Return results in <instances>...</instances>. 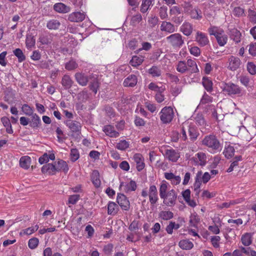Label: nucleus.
<instances>
[{
  "label": "nucleus",
  "instance_id": "obj_17",
  "mask_svg": "<svg viewBox=\"0 0 256 256\" xmlns=\"http://www.w3.org/2000/svg\"><path fill=\"white\" fill-rule=\"evenodd\" d=\"M85 17L86 14L84 12H74L69 15L68 19L72 22H80L82 21Z\"/></svg>",
  "mask_w": 256,
  "mask_h": 256
},
{
  "label": "nucleus",
  "instance_id": "obj_15",
  "mask_svg": "<svg viewBox=\"0 0 256 256\" xmlns=\"http://www.w3.org/2000/svg\"><path fill=\"white\" fill-rule=\"evenodd\" d=\"M165 156L169 160L175 162L178 159L180 155L178 152L172 148H170L166 150Z\"/></svg>",
  "mask_w": 256,
  "mask_h": 256
},
{
  "label": "nucleus",
  "instance_id": "obj_24",
  "mask_svg": "<svg viewBox=\"0 0 256 256\" xmlns=\"http://www.w3.org/2000/svg\"><path fill=\"white\" fill-rule=\"evenodd\" d=\"M67 126L73 132H78L81 129V124L76 121L68 120L66 123Z\"/></svg>",
  "mask_w": 256,
  "mask_h": 256
},
{
  "label": "nucleus",
  "instance_id": "obj_35",
  "mask_svg": "<svg viewBox=\"0 0 256 256\" xmlns=\"http://www.w3.org/2000/svg\"><path fill=\"white\" fill-rule=\"evenodd\" d=\"M1 122L4 126L6 128V132L8 134H12L13 130L9 118L6 116L2 117L1 118Z\"/></svg>",
  "mask_w": 256,
  "mask_h": 256
},
{
  "label": "nucleus",
  "instance_id": "obj_56",
  "mask_svg": "<svg viewBox=\"0 0 256 256\" xmlns=\"http://www.w3.org/2000/svg\"><path fill=\"white\" fill-rule=\"evenodd\" d=\"M159 16L162 20L166 19L168 18V8L166 6L160 7L159 9Z\"/></svg>",
  "mask_w": 256,
  "mask_h": 256
},
{
  "label": "nucleus",
  "instance_id": "obj_33",
  "mask_svg": "<svg viewBox=\"0 0 256 256\" xmlns=\"http://www.w3.org/2000/svg\"><path fill=\"white\" fill-rule=\"evenodd\" d=\"M169 184L166 181H163L160 185L159 190L160 196V198L164 197V195L168 194V192L169 190L170 187Z\"/></svg>",
  "mask_w": 256,
  "mask_h": 256
},
{
  "label": "nucleus",
  "instance_id": "obj_20",
  "mask_svg": "<svg viewBox=\"0 0 256 256\" xmlns=\"http://www.w3.org/2000/svg\"><path fill=\"white\" fill-rule=\"evenodd\" d=\"M164 176L166 180L170 181L172 185L178 184L181 181V178L179 176H176L172 172H165Z\"/></svg>",
  "mask_w": 256,
  "mask_h": 256
},
{
  "label": "nucleus",
  "instance_id": "obj_34",
  "mask_svg": "<svg viewBox=\"0 0 256 256\" xmlns=\"http://www.w3.org/2000/svg\"><path fill=\"white\" fill-rule=\"evenodd\" d=\"M230 36L236 43L240 41L241 33L236 28H232L230 30Z\"/></svg>",
  "mask_w": 256,
  "mask_h": 256
},
{
  "label": "nucleus",
  "instance_id": "obj_25",
  "mask_svg": "<svg viewBox=\"0 0 256 256\" xmlns=\"http://www.w3.org/2000/svg\"><path fill=\"white\" fill-rule=\"evenodd\" d=\"M160 30L162 31L166 32L168 33H172L176 31V29L173 24L167 22H163L160 26Z\"/></svg>",
  "mask_w": 256,
  "mask_h": 256
},
{
  "label": "nucleus",
  "instance_id": "obj_13",
  "mask_svg": "<svg viewBox=\"0 0 256 256\" xmlns=\"http://www.w3.org/2000/svg\"><path fill=\"white\" fill-rule=\"evenodd\" d=\"M133 160L136 163V168L138 171H141L145 166L144 158L140 154H135L133 156Z\"/></svg>",
  "mask_w": 256,
  "mask_h": 256
},
{
  "label": "nucleus",
  "instance_id": "obj_29",
  "mask_svg": "<svg viewBox=\"0 0 256 256\" xmlns=\"http://www.w3.org/2000/svg\"><path fill=\"white\" fill-rule=\"evenodd\" d=\"M179 246L182 250H189L194 247L193 243L188 240H182L178 243Z\"/></svg>",
  "mask_w": 256,
  "mask_h": 256
},
{
  "label": "nucleus",
  "instance_id": "obj_55",
  "mask_svg": "<svg viewBox=\"0 0 256 256\" xmlns=\"http://www.w3.org/2000/svg\"><path fill=\"white\" fill-rule=\"evenodd\" d=\"M22 110L24 114L28 116L33 114L34 110L27 104H24L22 106Z\"/></svg>",
  "mask_w": 256,
  "mask_h": 256
},
{
  "label": "nucleus",
  "instance_id": "obj_49",
  "mask_svg": "<svg viewBox=\"0 0 256 256\" xmlns=\"http://www.w3.org/2000/svg\"><path fill=\"white\" fill-rule=\"evenodd\" d=\"M36 40L34 37L31 35H28L26 38V46L28 49L31 48L35 45Z\"/></svg>",
  "mask_w": 256,
  "mask_h": 256
},
{
  "label": "nucleus",
  "instance_id": "obj_28",
  "mask_svg": "<svg viewBox=\"0 0 256 256\" xmlns=\"http://www.w3.org/2000/svg\"><path fill=\"white\" fill-rule=\"evenodd\" d=\"M55 158L54 154L53 152H50L49 154L44 153L42 156L39 158L38 162L40 164L46 163L49 160H54Z\"/></svg>",
  "mask_w": 256,
  "mask_h": 256
},
{
  "label": "nucleus",
  "instance_id": "obj_7",
  "mask_svg": "<svg viewBox=\"0 0 256 256\" xmlns=\"http://www.w3.org/2000/svg\"><path fill=\"white\" fill-rule=\"evenodd\" d=\"M161 198L163 199V203L165 205L168 206H173L176 202L177 194L174 190L172 189L169 190L168 194Z\"/></svg>",
  "mask_w": 256,
  "mask_h": 256
},
{
  "label": "nucleus",
  "instance_id": "obj_23",
  "mask_svg": "<svg viewBox=\"0 0 256 256\" xmlns=\"http://www.w3.org/2000/svg\"><path fill=\"white\" fill-rule=\"evenodd\" d=\"M193 27L191 24L184 22L180 27V31L186 36L190 35L192 32Z\"/></svg>",
  "mask_w": 256,
  "mask_h": 256
},
{
  "label": "nucleus",
  "instance_id": "obj_10",
  "mask_svg": "<svg viewBox=\"0 0 256 256\" xmlns=\"http://www.w3.org/2000/svg\"><path fill=\"white\" fill-rule=\"evenodd\" d=\"M240 64L241 61L238 57L231 56L228 58V68L231 70H236L240 68Z\"/></svg>",
  "mask_w": 256,
  "mask_h": 256
},
{
  "label": "nucleus",
  "instance_id": "obj_9",
  "mask_svg": "<svg viewBox=\"0 0 256 256\" xmlns=\"http://www.w3.org/2000/svg\"><path fill=\"white\" fill-rule=\"evenodd\" d=\"M192 160L196 166H204L207 162L206 154L203 152H199L192 158Z\"/></svg>",
  "mask_w": 256,
  "mask_h": 256
},
{
  "label": "nucleus",
  "instance_id": "obj_30",
  "mask_svg": "<svg viewBox=\"0 0 256 256\" xmlns=\"http://www.w3.org/2000/svg\"><path fill=\"white\" fill-rule=\"evenodd\" d=\"M75 78L77 82L82 86H85L86 85L88 80V78L83 74L82 73H76L75 74Z\"/></svg>",
  "mask_w": 256,
  "mask_h": 256
},
{
  "label": "nucleus",
  "instance_id": "obj_62",
  "mask_svg": "<svg viewBox=\"0 0 256 256\" xmlns=\"http://www.w3.org/2000/svg\"><path fill=\"white\" fill-rule=\"evenodd\" d=\"M247 70L252 75L256 74V66L252 62H248L247 64Z\"/></svg>",
  "mask_w": 256,
  "mask_h": 256
},
{
  "label": "nucleus",
  "instance_id": "obj_18",
  "mask_svg": "<svg viewBox=\"0 0 256 256\" xmlns=\"http://www.w3.org/2000/svg\"><path fill=\"white\" fill-rule=\"evenodd\" d=\"M138 82V78L136 75L131 74L124 79L123 85L126 87H134Z\"/></svg>",
  "mask_w": 256,
  "mask_h": 256
},
{
  "label": "nucleus",
  "instance_id": "obj_12",
  "mask_svg": "<svg viewBox=\"0 0 256 256\" xmlns=\"http://www.w3.org/2000/svg\"><path fill=\"white\" fill-rule=\"evenodd\" d=\"M116 200L122 210H126L130 208V202L124 194H118Z\"/></svg>",
  "mask_w": 256,
  "mask_h": 256
},
{
  "label": "nucleus",
  "instance_id": "obj_40",
  "mask_svg": "<svg viewBox=\"0 0 256 256\" xmlns=\"http://www.w3.org/2000/svg\"><path fill=\"white\" fill-rule=\"evenodd\" d=\"M144 61L142 56H134L130 61V64L134 67L140 65Z\"/></svg>",
  "mask_w": 256,
  "mask_h": 256
},
{
  "label": "nucleus",
  "instance_id": "obj_5",
  "mask_svg": "<svg viewBox=\"0 0 256 256\" xmlns=\"http://www.w3.org/2000/svg\"><path fill=\"white\" fill-rule=\"evenodd\" d=\"M224 92L228 95H240L242 93V90L240 87L233 83H226L222 86Z\"/></svg>",
  "mask_w": 256,
  "mask_h": 256
},
{
  "label": "nucleus",
  "instance_id": "obj_22",
  "mask_svg": "<svg viewBox=\"0 0 256 256\" xmlns=\"http://www.w3.org/2000/svg\"><path fill=\"white\" fill-rule=\"evenodd\" d=\"M54 9L59 13H67L70 12V8L62 2L56 4L54 6Z\"/></svg>",
  "mask_w": 256,
  "mask_h": 256
},
{
  "label": "nucleus",
  "instance_id": "obj_6",
  "mask_svg": "<svg viewBox=\"0 0 256 256\" xmlns=\"http://www.w3.org/2000/svg\"><path fill=\"white\" fill-rule=\"evenodd\" d=\"M166 39L168 43L174 48H180L184 43L182 35L178 33L172 34Z\"/></svg>",
  "mask_w": 256,
  "mask_h": 256
},
{
  "label": "nucleus",
  "instance_id": "obj_63",
  "mask_svg": "<svg viewBox=\"0 0 256 256\" xmlns=\"http://www.w3.org/2000/svg\"><path fill=\"white\" fill-rule=\"evenodd\" d=\"M148 72L154 77L158 76L161 74L160 70L156 66H152L149 69Z\"/></svg>",
  "mask_w": 256,
  "mask_h": 256
},
{
  "label": "nucleus",
  "instance_id": "obj_32",
  "mask_svg": "<svg viewBox=\"0 0 256 256\" xmlns=\"http://www.w3.org/2000/svg\"><path fill=\"white\" fill-rule=\"evenodd\" d=\"M31 163V158L28 156H22L20 160V166L24 169L29 168Z\"/></svg>",
  "mask_w": 256,
  "mask_h": 256
},
{
  "label": "nucleus",
  "instance_id": "obj_2",
  "mask_svg": "<svg viewBox=\"0 0 256 256\" xmlns=\"http://www.w3.org/2000/svg\"><path fill=\"white\" fill-rule=\"evenodd\" d=\"M210 36H214L220 46H224L227 42L228 37L224 30L220 27L211 26L208 28Z\"/></svg>",
  "mask_w": 256,
  "mask_h": 256
},
{
  "label": "nucleus",
  "instance_id": "obj_60",
  "mask_svg": "<svg viewBox=\"0 0 256 256\" xmlns=\"http://www.w3.org/2000/svg\"><path fill=\"white\" fill-rule=\"evenodd\" d=\"M232 12L234 16L238 17L245 16L244 9L239 6L234 8Z\"/></svg>",
  "mask_w": 256,
  "mask_h": 256
},
{
  "label": "nucleus",
  "instance_id": "obj_45",
  "mask_svg": "<svg viewBox=\"0 0 256 256\" xmlns=\"http://www.w3.org/2000/svg\"><path fill=\"white\" fill-rule=\"evenodd\" d=\"M72 84V81L70 78L67 75H65L62 78V84L66 88H70Z\"/></svg>",
  "mask_w": 256,
  "mask_h": 256
},
{
  "label": "nucleus",
  "instance_id": "obj_8",
  "mask_svg": "<svg viewBox=\"0 0 256 256\" xmlns=\"http://www.w3.org/2000/svg\"><path fill=\"white\" fill-rule=\"evenodd\" d=\"M120 188L126 192H130L136 190V184L134 181L130 179L126 178L124 180L120 179Z\"/></svg>",
  "mask_w": 256,
  "mask_h": 256
},
{
  "label": "nucleus",
  "instance_id": "obj_38",
  "mask_svg": "<svg viewBox=\"0 0 256 256\" xmlns=\"http://www.w3.org/2000/svg\"><path fill=\"white\" fill-rule=\"evenodd\" d=\"M92 180L96 187H99L100 185V174L98 170H94L92 174Z\"/></svg>",
  "mask_w": 256,
  "mask_h": 256
},
{
  "label": "nucleus",
  "instance_id": "obj_26",
  "mask_svg": "<svg viewBox=\"0 0 256 256\" xmlns=\"http://www.w3.org/2000/svg\"><path fill=\"white\" fill-rule=\"evenodd\" d=\"M56 166L58 172L62 170L66 172L69 169L66 162L62 160H58L56 164Z\"/></svg>",
  "mask_w": 256,
  "mask_h": 256
},
{
  "label": "nucleus",
  "instance_id": "obj_21",
  "mask_svg": "<svg viewBox=\"0 0 256 256\" xmlns=\"http://www.w3.org/2000/svg\"><path fill=\"white\" fill-rule=\"evenodd\" d=\"M42 171L43 173H47L49 174H54L58 172L56 164H48L43 166Z\"/></svg>",
  "mask_w": 256,
  "mask_h": 256
},
{
  "label": "nucleus",
  "instance_id": "obj_31",
  "mask_svg": "<svg viewBox=\"0 0 256 256\" xmlns=\"http://www.w3.org/2000/svg\"><path fill=\"white\" fill-rule=\"evenodd\" d=\"M38 224H36L22 230L20 232V234L21 236L24 235H30L36 232L38 229Z\"/></svg>",
  "mask_w": 256,
  "mask_h": 256
},
{
  "label": "nucleus",
  "instance_id": "obj_57",
  "mask_svg": "<svg viewBox=\"0 0 256 256\" xmlns=\"http://www.w3.org/2000/svg\"><path fill=\"white\" fill-rule=\"evenodd\" d=\"M129 146V143L126 140H122L120 141L116 146V147L118 149L120 150H125Z\"/></svg>",
  "mask_w": 256,
  "mask_h": 256
},
{
  "label": "nucleus",
  "instance_id": "obj_41",
  "mask_svg": "<svg viewBox=\"0 0 256 256\" xmlns=\"http://www.w3.org/2000/svg\"><path fill=\"white\" fill-rule=\"evenodd\" d=\"M32 116V120L30 122V126L34 128L38 127L41 122L40 118L36 114Z\"/></svg>",
  "mask_w": 256,
  "mask_h": 256
},
{
  "label": "nucleus",
  "instance_id": "obj_46",
  "mask_svg": "<svg viewBox=\"0 0 256 256\" xmlns=\"http://www.w3.org/2000/svg\"><path fill=\"white\" fill-rule=\"evenodd\" d=\"M190 16L192 18L196 20H200L202 18V14L200 10L198 8L192 10L190 12Z\"/></svg>",
  "mask_w": 256,
  "mask_h": 256
},
{
  "label": "nucleus",
  "instance_id": "obj_14",
  "mask_svg": "<svg viewBox=\"0 0 256 256\" xmlns=\"http://www.w3.org/2000/svg\"><path fill=\"white\" fill-rule=\"evenodd\" d=\"M150 202L152 204H155L158 200L157 188L155 186H150L148 191Z\"/></svg>",
  "mask_w": 256,
  "mask_h": 256
},
{
  "label": "nucleus",
  "instance_id": "obj_64",
  "mask_svg": "<svg viewBox=\"0 0 256 256\" xmlns=\"http://www.w3.org/2000/svg\"><path fill=\"white\" fill-rule=\"evenodd\" d=\"M241 250L242 252L246 254L247 255H249L250 256H256V252L254 250H252L250 248H245L242 247Z\"/></svg>",
  "mask_w": 256,
  "mask_h": 256
},
{
  "label": "nucleus",
  "instance_id": "obj_16",
  "mask_svg": "<svg viewBox=\"0 0 256 256\" xmlns=\"http://www.w3.org/2000/svg\"><path fill=\"white\" fill-rule=\"evenodd\" d=\"M182 195L186 204L194 208L196 206V202L190 199V190L186 189L182 192Z\"/></svg>",
  "mask_w": 256,
  "mask_h": 256
},
{
  "label": "nucleus",
  "instance_id": "obj_42",
  "mask_svg": "<svg viewBox=\"0 0 256 256\" xmlns=\"http://www.w3.org/2000/svg\"><path fill=\"white\" fill-rule=\"evenodd\" d=\"M153 5V0H143L140 10L142 12H146Z\"/></svg>",
  "mask_w": 256,
  "mask_h": 256
},
{
  "label": "nucleus",
  "instance_id": "obj_43",
  "mask_svg": "<svg viewBox=\"0 0 256 256\" xmlns=\"http://www.w3.org/2000/svg\"><path fill=\"white\" fill-rule=\"evenodd\" d=\"M181 225L179 224H176L175 222H170L166 228V231L168 234H172L173 230H178L180 227Z\"/></svg>",
  "mask_w": 256,
  "mask_h": 256
},
{
  "label": "nucleus",
  "instance_id": "obj_19",
  "mask_svg": "<svg viewBox=\"0 0 256 256\" xmlns=\"http://www.w3.org/2000/svg\"><path fill=\"white\" fill-rule=\"evenodd\" d=\"M210 178L211 176L209 172H206L202 174V171H199L196 175V183L198 181L200 180L204 184H206L210 180Z\"/></svg>",
  "mask_w": 256,
  "mask_h": 256
},
{
  "label": "nucleus",
  "instance_id": "obj_36",
  "mask_svg": "<svg viewBox=\"0 0 256 256\" xmlns=\"http://www.w3.org/2000/svg\"><path fill=\"white\" fill-rule=\"evenodd\" d=\"M202 85L205 89L208 92H210L212 90V80L208 77H204L202 78Z\"/></svg>",
  "mask_w": 256,
  "mask_h": 256
},
{
  "label": "nucleus",
  "instance_id": "obj_47",
  "mask_svg": "<svg viewBox=\"0 0 256 256\" xmlns=\"http://www.w3.org/2000/svg\"><path fill=\"white\" fill-rule=\"evenodd\" d=\"M234 148L230 146L226 147L224 151V156L228 158H232L234 155Z\"/></svg>",
  "mask_w": 256,
  "mask_h": 256
},
{
  "label": "nucleus",
  "instance_id": "obj_4",
  "mask_svg": "<svg viewBox=\"0 0 256 256\" xmlns=\"http://www.w3.org/2000/svg\"><path fill=\"white\" fill-rule=\"evenodd\" d=\"M160 119L164 124H168L172 122L174 116L173 108L170 106H165L160 112Z\"/></svg>",
  "mask_w": 256,
  "mask_h": 256
},
{
  "label": "nucleus",
  "instance_id": "obj_50",
  "mask_svg": "<svg viewBox=\"0 0 256 256\" xmlns=\"http://www.w3.org/2000/svg\"><path fill=\"white\" fill-rule=\"evenodd\" d=\"M39 244V240L36 238H32L28 240V246L31 250L36 248Z\"/></svg>",
  "mask_w": 256,
  "mask_h": 256
},
{
  "label": "nucleus",
  "instance_id": "obj_27",
  "mask_svg": "<svg viewBox=\"0 0 256 256\" xmlns=\"http://www.w3.org/2000/svg\"><path fill=\"white\" fill-rule=\"evenodd\" d=\"M148 88L151 90L155 92L156 93L158 92H164L165 90V87L161 84H156L154 82H150L148 86Z\"/></svg>",
  "mask_w": 256,
  "mask_h": 256
},
{
  "label": "nucleus",
  "instance_id": "obj_48",
  "mask_svg": "<svg viewBox=\"0 0 256 256\" xmlns=\"http://www.w3.org/2000/svg\"><path fill=\"white\" fill-rule=\"evenodd\" d=\"M194 119L196 124L202 128L206 126V123L204 118L201 114H198L194 117Z\"/></svg>",
  "mask_w": 256,
  "mask_h": 256
},
{
  "label": "nucleus",
  "instance_id": "obj_37",
  "mask_svg": "<svg viewBox=\"0 0 256 256\" xmlns=\"http://www.w3.org/2000/svg\"><path fill=\"white\" fill-rule=\"evenodd\" d=\"M241 241L244 246H250L252 242V234L250 233L244 234L242 236Z\"/></svg>",
  "mask_w": 256,
  "mask_h": 256
},
{
  "label": "nucleus",
  "instance_id": "obj_51",
  "mask_svg": "<svg viewBox=\"0 0 256 256\" xmlns=\"http://www.w3.org/2000/svg\"><path fill=\"white\" fill-rule=\"evenodd\" d=\"M188 66L191 68V70L192 72H199V69L198 68L197 64L194 60L192 59H188L187 60Z\"/></svg>",
  "mask_w": 256,
  "mask_h": 256
},
{
  "label": "nucleus",
  "instance_id": "obj_54",
  "mask_svg": "<svg viewBox=\"0 0 256 256\" xmlns=\"http://www.w3.org/2000/svg\"><path fill=\"white\" fill-rule=\"evenodd\" d=\"M220 237L218 236H214L210 237V242L214 248H218L220 247Z\"/></svg>",
  "mask_w": 256,
  "mask_h": 256
},
{
  "label": "nucleus",
  "instance_id": "obj_39",
  "mask_svg": "<svg viewBox=\"0 0 256 256\" xmlns=\"http://www.w3.org/2000/svg\"><path fill=\"white\" fill-rule=\"evenodd\" d=\"M60 25V22L57 20H51L48 22L46 26L49 30H57Z\"/></svg>",
  "mask_w": 256,
  "mask_h": 256
},
{
  "label": "nucleus",
  "instance_id": "obj_1",
  "mask_svg": "<svg viewBox=\"0 0 256 256\" xmlns=\"http://www.w3.org/2000/svg\"><path fill=\"white\" fill-rule=\"evenodd\" d=\"M202 145L207 147L209 152L216 153L222 149V146L219 140L214 134L206 136L202 141Z\"/></svg>",
  "mask_w": 256,
  "mask_h": 256
},
{
  "label": "nucleus",
  "instance_id": "obj_61",
  "mask_svg": "<svg viewBox=\"0 0 256 256\" xmlns=\"http://www.w3.org/2000/svg\"><path fill=\"white\" fill-rule=\"evenodd\" d=\"M176 70L180 72H184L187 70L186 64L184 61H180L178 64Z\"/></svg>",
  "mask_w": 256,
  "mask_h": 256
},
{
  "label": "nucleus",
  "instance_id": "obj_11",
  "mask_svg": "<svg viewBox=\"0 0 256 256\" xmlns=\"http://www.w3.org/2000/svg\"><path fill=\"white\" fill-rule=\"evenodd\" d=\"M196 41L200 46H204L209 44L210 41L206 34L200 31L196 33Z\"/></svg>",
  "mask_w": 256,
  "mask_h": 256
},
{
  "label": "nucleus",
  "instance_id": "obj_53",
  "mask_svg": "<svg viewBox=\"0 0 256 256\" xmlns=\"http://www.w3.org/2000/svg\"><path fill=\"white\" fill-rule=\"evenodd\" d=\"M188 48L190 54L194 56H198L200 54V50L198 46H188Z\"/></svg>",
  "mask_w": 256,
  "mask_h": 256
},
{
  "label": "nucleus",
  "instance_id": "obj_58",
  "mask_svg": "<svg viewBox=\"0 0 256 256\" xmlns=\"http://www.w3.org/2000/svg\"><path fill=\"white\" fill-rule=\"evenodd\" d=\"M14 54L18 58L20 62L24 61L26 58L24 55L20 48H16L14 50Z\"/></svg>",
  "mask_w": 256,
  "mask_h": 256
},
{
  "label": "nucleus",
  "instance_id": "obj_3",
  "mask_svg": "<svg viewBox=\"0 0 256 256\" xmlns=\"http://www.w3.org/2000/svg\"><path fill=\"white\" fill-rule=\"evenodd\" d=\"M186 128H188V129L189 135L190 139L192 140H195L198 136V132L195 126L194 125L190 124L188 122H185L182 124V135L180 136L184 140H186L187 138L186 132L185 130Z\"/></svg>",
  "mask_w": 256,
  "mask_h": 256
},
{
  "label": "nucleus",
  "instance_id": "obj_44",
  "mask_svg": "<svg viewBox=\"0 0 256 256\" xmlns=\"http://www.w3.org/2000/svg\"><path fill=\"white\" fill-rule=\"evenodd\" d=\"M174 216V214L172 212L163 210L160 212L159 217L164 220H169L172 218Z\"/></svg>",
  "mask_w": 256,
  "mask_h": 256
},
{
  "label": "nucleus",
  "instance_id": "obj_59",
  "mask_svg": "<svg viewBox=\"0 0 256 256\" xmlns=\"http://www.w3.org/2000/svg\"><path fill=\"white\" fill-rule=\"evenodd\" d=\"M78 66V64L74 60H72L66 64L65 68L68 70H72L76 68Z\"/></svg>",
  "mask_w": 256,
  "mask_h": 256
},
{
  "label": "nucleus",
  "instance_id": "obj_52",
  "mask_svg": "<svg viewBox=\"0 0 256 256\" xmlns=\"http://www.w3.org/2000/svg\"><path fill=\"white\" fill-rule=\"evenodd\" d=\"M200 218L196 214H191L190 216V226H192L196 227L197 224L200 222Z\"/></svg>",
  "mask_w": 256,
  "mask_h": 256
}]
</instances>
